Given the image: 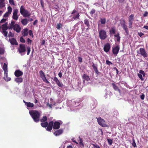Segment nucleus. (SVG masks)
Instances as JSON below:
<instances>
[{"instance_id": "obj_1", "label": "nucleus", "mask_w": 148, "mask_h": 148, "mask_svg": "<svg viewBox=\"0 0 148 148\" xmlns=\"http://www.w3.org/2000/svg\"><path fill=\"white\" fill-rule=\"evenodd\" d=\"M29 113L35 122H37L39 121L40 116L39 112L35 110H31L29 111Z\"/></svg>"}, {"instance_id": "obj_2", "label": "nucleus", "mask_w": 148, "mask_h": 148, "mask_svg": "<svg viewBox=\"0 0 148 148\" xmlns=\"http://www.w3.org/2000/svg\"><path fill=\"white\" fill-rule=\"evenodd\" d=\"M8 29H13L17 33L20 32L21 30V28L20 25L17 24H15V22L14 21H12L11 23L9 24Z\"/></svg>"}, {"instance_id": "obj_3", "label": "nucleus", "mask_w": 148, "mask_h": 148, "mask_svg": "<svg viewBox=\"0 0 148 148\" xmlns=\"http://www.w3.org/2000/svg\"><path fill=\"white\" fill-rule=\"evenodd\" d=\"M53 122L51 121L49 122V124L46 128L48 131H51L52 129V127L54 129H57L60 127V123L58 122H55L53 125Z\"/></svg>"}, {"instance_id": "obj_4", "label": "nucleus", "mask_w": 148, "mask_h": 148, "mask_svg": "<svg viewBox=\"0 0 148 148\" xmlns=\"http://www.w3.org/2000/svg\"><path fill=\"white\" fill-rule=\"evenodd\" d=\"M20 12L24 17H28L30 15L29 12L26 10L23 5L21 6L20 7Z\"/></svg>"}, {"instance_id": "obj_5", "label": "nucleus", "mask_w": 148, "mask_h": 148, "mask_svg": "<svg viewBox=\"0 0 148 148\" xmlns=\"http://www.w3.org/2000/svg\"><path fill=\"white\" fill-rule=\"evenodd\" d=\"M1 29L3 30V33L4 36L6 37L7 36L8 32H6L8 27V24L6 23L3 25L1 27Z\"/></svg>"}, {"instance_id": "obj_6", "label": "nucleus", "mask_w": 148, "mask_h": 148, "mask_svg": "<svg viewBox=\"0 0 148 148\" xmlns=\"http://www.w3.org/2000/svg\"><path fill=\"white\" fill-rule=\"evenodd\" d=\"M99 36L101 39H105L107 37L106 32L103 30H101L99 31Z\"/></svg>"}, {"instance_id": "obj_7", "label": "nucleus", "mask_w": 148, "mask_h": 148, "mask_svg": "<svg viewBox=\"0 0 148 148\" xmlns=\"http://www.w3.org/2000/svg\"><path fill=\"white\" fill-rule=\"evenodd\" d=\"M97 120L98 123L100 125L104 127L108 126V125L106 123L104 120L100 117L97 118Z\"/></svg>"}, {"instance_id": "obj_8", "label": "nucleus", "mask_w": 148, "mask_h": 148, "mask_svg": "<svg viewBox=\"0 0 148 148\" xmlns=\"http://www.w3.org/2000/svg\"><path fill=\"white\" fill-rule=\"evenodd\" d=\"M39 74L41 78L44 82L47 84L49 83V82L46 79L45 75L43 71H40Z\"/></svg>"}, {"instance_id": "obj_9", "label": "nucleus", "mask_w": 148, "mask_h": 148, "mask_svg": "<svg viewBox=\"0 0 148 148\" xmlns=\"http://www.w3.org/2000/svg\"><path fill=\"white\" fill-rule=\"evenodd\" d=\"M18 12V9H14L13 10L12 18L14 20H18V16L17 15V14Z\"/></svg>"}, {"instance_id": "obj_10", "label": "nucleus", "mask_w": 148, "mask_h": 148, "mask_svg": "<svg viewBox=\"0 0 148 148\" xmlns=\"http://www.w3.org/2000/svg\"><path fill=\"white\" fill-rule=\"evenodd\" d=\"M8 11L4 15V17H6L8 16L11 13L12 8L10 6H9L7 8Z\"/></svg>"}, {"instance_id": "obj_11", "label": "nucleus", "mask_w": 148, "mask_h": 148, "mask_svg": "<svg viewBox=\"0 0 148 148\" xmlns=\"http://www.w3.org/2000/svg\"><path fill=\"white\" fill-rule=\"evenodd\" d=\"M73 18L74 19H77L79 18V13L75 10H73L72 13Z\"/></svg>"}, {"instance_id": "obj_12", "label": "nucleus", "mask_w": 148, "mask_h": 148, "mask_svg": "<svg viewBox=\"0 0 148 148\" xmlns=\"http://www.w3.org/2000/svg\"><path fill=\"white\" fill-rule=\"evenodd\" d=\"M119 50V46L117 45L112 48V52L116 56Z\"/></svg>"}, {"instance_id": "obj_13", "label": "nucleus", "mask_w": 148, "mask_h": 148, "mask_svg": "<svg viewBox=\"0 0 148 148\" xmlns=\"http://www.w3.org/2000/svg\"><path fill=\"white\" fill-rule=\"evenodd\" d=\"M53 81L55 82L57 85L60 87H62L64 86L63 84L58 80V78L55 77L53 78Z\"/></svg>"}, {"instance_id": "obj_14", "label": "nucleus", "mask_w": 148, "mask_h": 148, "mask_svg": "<svg viewBox=\"0 0 148 148\" xmlns=\"http://www.w3.org/2000/svg\"><path fill=\"white\" fill-rule=\"evenodd\" d=\"M18 50L20 53L25 52V45L23 44L20 45Z\"/></svg>"}, {"instance_id": "obj_15", "label": "nucleus", "mask_w": 148, "mask_h": 148, "mask_svg": "<svg viewBox=\"0 0 148 148\" xmlns=\"http://www.w3.org/2000/svg\"><path fill=\"white\" fill-rule=\"evenodd\" d=\"M139 73H138V75L139 77L142 80H143L144 79L143 78V76H145V74L144 71L142 70H140L139 71Z\"/></svg>"}, {"instance_id": "obj_16", "label": "nucleus", "mask_w": 148, "mask_h": 148, "mask_svg": "<svg viewBox=\"0 0 148 148\" xmlns=\"http://www.w3.org/2000/svg\"><path fill=\"white\" fill-rule=\"evenodd\" d=\"M110 48V44L108 43H107L104 45L103 47V49L105 52H107L109 51Z\"/></svg>"}, {"instance_id": "obj_17", "label": "nucleus", "mask_w": 148, "mask_h": 148, "mask_svg": "<svg viewBox=\"0 0 148 148\" xmlns=\"http://www.w3.org/2000/svg\"><path fill=\"white\" fill-rule=\"evenodd\" d=\"M50 100L51 101L50 104H49V103H47V106L49 107L50 108H51L53 106L55 105L56 103L51 98H50Z\"/></svg>"}, {"instance_id": "obj_18", "label": "nucleus", "mask_w": 148, "mask_h": 148, "mask_svg": "<svg viewBox=\"0 0 148 148\" xmlns=\"http://www.w3.org/2000/svg\"><path fill=\"white\" fill-rule=\"evenodd\" d=\"M140 54L144 57H147V54L144 49L140 48Z\"/></svg>"}, {"instance_id": "obj_19", "label": "nucleus", "mask_w": 148, "mask_h": 148, "mask_svg": "<svg viewBox=\"0 0 148 148\" xmlns=\"http://www.w3.org/2000/svg\"><path fill=\"white\" fill-rule=\"evenodd\" d=\"M23 74V73L19 70H16L14 73L15 75L17 77L22 75Z\"/></svg>"}, {"instance_id": "obj_20", "label": "nucleus", "mask_w": 148, "mask_h": 148, "mask_svg": "<svg viewBox=\"0 0 148 148\" xmlns=\"http://www.w3.org/2000/svg\"><path fill=\"white\" fill-rule=\"evenodd\" d=\"M9 41H10L11 44L12 45H18V43L16 41V40L14 38H12L11 39H9Z\"/></svg>"}, {"instance_id": "obj_21", "label": "nucleus", "mask_w": 148, "mask_h": 148, "mask_svg": "<svg viewBox=\"0 0 148 148\" xmlns=\"http://www.w3.org/2000/svg\"><path fill=\"white\" fill-rule=\"evenodd\" d=\"M63 132V131L62 130L60 129L56 131L54 134L55 136H58L62 134Z\"/></svg>"}, {"instance_id": "obj_22", "label": "nucleus", "mask_w": 148, "mask_h": 148, "mask_svg": "<svg viewBox=\"0 0 148 148\" xmlns=\"http://www.w3.org/2000/svg\"><path fill=\"white\" fill-rule=\"evenodd\" d=\"M5 0H0V9H2L5 6Z\"/></svg>"}, {"instance_id": "obj_23", "label": "nucleus", "mask_w": 148, "mask_h": 148, "mask_svg": "<svg viewBox=\"0 0 148 148\" xmlns=\"http://www.w3.org/2000/svg\"><path fill=\"white\" fill-rule=\"evenodd\" d=\"M4 79L6 81H9L11 80V78L8 77V73H4Z\"/></svg>"}, {"instance_id": "obj_24", "label": "nucleus", "mask_w": 148, "mask_h": 148, "mask_svg": "<svg viewBox=\"0 0 148 148\" xmlns=\"http://www.w3.org/2000/svg\"><path fill=\"white\" fill-rule=\"evenodd\" d=\"M114 36L115 41L117 40L118 42L120 41L121 37L119 36V33H117V34L114 35Z\"/></svg>"}, {"instance_id": "obj_25", "label": "nucleus", "mask_w": 148, "mask_h": 148, "mask_svg": "<svg viewBox=\"0 0 148 148\" xmlns=\"http://www.w3.org/2000/svg\"><path fill=\"white\" fill-rule=\"evenodd\" d=\"M28 29H25L22 31L23 35L24 36H26L28 34Z\"/></svg>"}, {"instance_id": "obj_26", "label": "nucleus", "mask_w": 148, "mask_h": 148, "mask_svg": "<svg viewBox=\"0 0 148 148\" xmlns=\"http://www.w3.org/2000/svg\"><path fill=\"white\" fill-rule=\"evenodd\" d=\"M3 69L4 71V73H8V66L5 63L4 64L3 67Z\"/></svg>"}, {"instance_id": "obj_27", "label": "nucleus", "mask_w": 148, "mask_h": 148, "mask_svg": "<svg viewBox=\"0 0 148 148\" xmlns=\"http://www.w3.org/2000/svg\"><path fill=\"white\" fill-rule=\"evenodd\" d=\"M28 21L26 18H25L22 19L21 21V22L23 25H26L28 23Z\"/></svg>"}, {"instance_id": "obj_28", "label": "nucleus", "mask_w": 148, "mask_h": 148, "mask_svg": "<svg viewBox=\"0 0 148 148\" xmlns=\"http://www.w3.org/2000/svg\"><path fill=\"white\" fill-rule=\"evenodd\" d=\"M99 22L102 24H104L106 22V19L105 18H100Z\"/></svg>"}, {"instance_id": "obj_29", "label": "nucleus", "mask_w": 148, "mask_h": 148, "mask_svg": "<svg viewBox=\"0 0 148 148\" xmlns=\"http://www.w3.org/2000/svg\"><path fill=\"white\" fill-rule=\"evenodd\" d=\"M112 85L113 86V87L114 89L115 90L118 91L119 92H120V90L119 89L118 87L116 86V85L112 83Z\"/></svg>"}, {"instance_id": "obj_30", "label": "nucleus", "mask_w": 148, "mask_h": 148, "mask_svg": "<svg viewBox=\"0 0 148 148\" xmlns=\"http://www.w3.org/2000/svg\"><path fill=\"white\" fill-rule=\"evenodd\" d=\"M23 79L22 78H17L15 79V81L17 83H21L23 82Z\"/></svg>"}, {"instance_id": "obj_31", "label": "nucleus", "mask_w": 148, "mask_h": 148, "mask_svg": "<svg viewBox=\"0 0 148 148\" xmlns=\"http://www.w3.org/2000/svg\"><path fill=\"white\" fill-rule=\"evenodd\" d=\"M111 34H114L115 33V29L114 27H112L110 30Z\"/></svg>"}, {"instance_id": "obj_32", "label": "nucleus", "mask_w": 148, "mask_h": 148, "mask_svg": "<svg viewBox=\"0 0 148 148\" xmlns=\"http://www.w3.org/2000/svg\"><path fill=\"white\" fill-rule=\"evenodd\" d=\"M26 106H27V108H28V107H30V108H32L34 106V104L32 103H31L30 102H28L27 103V104L26 105Z\"/></svg>"}, {"instance_id": "obj_33", "label": "nucleus", "mask_w": 148, "mask_h": 148, "mask_svg": "<svg viewBox=\"0 0 148 148\" xmlns=\"http://www.w3.org/2000/svg\"><path fill=\"white\" fill-rule=\"evenodd\" d=\"M83 77L86 80L88 81L90 80L89 77L86 74H84L83 76Z\"/></svg>"}, {"instance_id": "obj_34", "label": "nucleus", "mask_w": 148, "mask_h": 148, "mask_svg": "<svg viewBox=\"0 0 148 148\" xmlns=\"http://www.w3.org/2000/svg\"><path fill=\"white\" fill-rule=\"evenodd\" d=\"M92 66L95 73L98 74L99 73V72L97 70V66H95L94 64H93Z\"/></svg>"}, {"instance_id": "obj_35", "label": "nucleus", "mask_w": 148, "mask_h": 148, "mask_svg": "<svg viewBox=\"0 0 148 148\" xmlns=\"http://www.w3.org/2000/svg\"><path fill=\"white\" fill-rule=\"evenodd\" d=\"M41 125L42 127H46L47 126L48 123L47 122H42L41 123Z\"/></svg>"}, {"instance_id": "obj_36", "label": "nucleus", "mask_w": 148, "mask_h": 148, "mask_svg": "<svg viewBox=\"0 0 148 148\" xmlns=\"http://www.w3.org/2000/svg\"><path fill=\"white\" fill-rule=\"evenodd\" d=\"M134 19V16L133 14L131 15L129 18V22H132Z\"/></svg>"}, {"instance_id": "obj_37", "label": "nucleus", "mask_w": 148, "mask_h": 148, "mask_svg": "<svg viewBox=\"0 0 148 148\" xmlns=\"http://www.w3.org/2000/svg\"><path fill=\"white\" fill-rule=\"evenodd\" d=\"M84 24L88 27V28L89 27L90 25L88 20L87 19L85 20L84 21Z\"/></svg>"}, {"instance_id": "obj_38", "label": "nucleus", "mask_w": 148, "mask_h": 148, "mask_svg": "<svg viewBox=\"0 0 148 148\" xmlns=\"http://www.w3.org/2000/svg\"><path fill=\"white\" fill-rule=\"evenodd\" d=\"M62 25L60 23L57 24L56 28L58 29H60L62 28Z\"/></svg>"}, {"instance_id": "obj_39", "label": "nucleus", "mask_w": 148, "mask_h": 148, "mask_svg": "<svg viewBox=\"0 0 148 148\" xmlns=\"http://www.w3.org/2000/svg\"><path fill=\"white\" fill-rule=\"evenodd\" d=\"M9 3L12 5H15V3L14 0H9Z\"/></svg>"}, {"instance_id": "obj_40", "label": "nucleus", "mask_w": 148, "mask_h": 148, "mask_svg": "<svg viewBox=\"0 0 148 148\" xmlns=\"http://www.w3.org/2000/svg\"><path fill=\"white\" fill-rule=\"evenodd\" d=\"M47 118L46 116H44L40 120L41 122H45L47 120Z\"/></svg>"}, {"instance_id": "obj_41", "label": "nucleus", "mask_w": 148, "mask_h": 148, "mask_svg": "<svg viewBox=\"0 0 148 148\" xmlns=\"http://www.w3.org/2000/svg\"><path fill=\"white\" fill-rule=\"evenodd\" d=\"M4 49L1 48L0 47V54H3L4 53Z\"/></svg>"}, {"instance_id": "obj_42", "label": "nucleus", "mask_w": 148, "mask_h": 148, "mask_svg": "<svg viewBox=\"0 0 148 148\" xmlns=\"http://www.w3.org/2000/svg\"><path fill=\"white\" fill-rule=\"evenodd\" d=\"M107 140L108 144L110 145H111L112 143V140L110 139H108Z\"/></svg>"}, {"instance_id": "obj_43", "label": "nucleus", "mask_w": 148, "mask_h": 148, "mask_svg": "<svg viewBox=\"0 0 148 148\" xmlns=\"http://www.w3.org/2000/svg\"><path fill=\"white\" fill-rule=\"evenodd\" d=\"M14 36V34L12 33L11 32H10L8 34V37H13Z\"/></svg>"}, {"instance_id": "obj_44", "label": "nucleus", "mask_w": 148, "mask_h": 148, "mask_svg": "<svg viewBox=\"0 0 148 148\" xmlns=\"http://www.w3.org/2000/svg\"><path fill=\"white\" fill-rule=\"evenodd\" d=\"M27 55H29V53L31 51L30 48V47H27Z\"/></svg>"}, {"instance_id": "obj_45", "label": "nucleus", "mask_w": 148, "mask_h": 148, "mask_svg": "<svg viewBox=\"0 0 148 148\" xmlns=\"http://www.w3.org/2000/svg\"><path fill=\"white\" fill-rule=\"evenodd\" d=\"M81 106L79 105L78 106H77L76 107H75V108H74L73 110H78L81 107Z\"/></svg>"}, {"instance_id": "obj_46", "label": "nucleus", "mask_w": 148, "mask_h": 148, "mask_svg": "<svg viewBox=\"0 0 148 148\" xmlns=\"http://www.w3.org/2000/svg\"><path fill=\"white\" fill-rule=\"evenodd\" d=\"M95 12V10L94 9H92L91 11L90 12V14L92 15L94 14Z\"/></svg>"}, {"instance_id": "obj_47", "label": "nucleus", "mask_w": 148, "mask_h": 148, "mask_svg": "<svg viewBox=\"0 0 148 148\" xmlns=\"http://www.w3.org/2000/svg\"><path fill=\"white\" fill-rule=\"evenodd\" d=\"M20 41L23 43H25V40L22 37H21L20 38Z\"/></svg>"}, {"instance_id": "obj_48", "label": "nucleus", "mask_w": 148, "mask_h": 148, "mask_svg": "<svg viewBox=\"0 0 148 148\" xmlns=\"http://www.w3.org/2000/svg\"><path fill=\"white\" fill-rule=\"evenodd\" d=\"M122 26L124 29V30H125V29H126L127 28V26L125 25L124 23L123 24H122Z\"/></svg>"}, {"instance_id": "obj_49", "label": "nucleus", "mask_w": 148, "mask_h": 148, "mask_svg": "<svg viewBox=\"0 0 148 148\" xmlns=\"http://www.w3.org/2000/svg\"><path fill=\"white\" fill-rule=\"evenodd\" d=\"M27 43L28 44L31 45L32 43V40L29 38H28L27 39Z\"/></svg>"}, {"instance_id": "obj_50", "label": "nucleus", "mask_w": 148, "mask_h": 148, "mask_svg": "<svg viewBox=\"0 0 148 148\" xmlns=\"http://www.w3.org/2000/svg\"><path fill=\"white\" fill-rule=\"evenodd\" d=\"M93 145L95 148H100L99 146L98 145L93 144Z\"/></svg>"}, {"instance_id": "obj_51", "label": "nucleus", "mask_w": 148, "mask_h": 148, "mask_svg": "<svg viewBox=\"0 0 148 148\" xmlns=\"http://www.w3.org/2000/svg\"><path fill=\"white\" fill-rule=\"evenodd\" d=\"M29 35L32 36V37H33V33L31 30H30L29 31Z\"/></svg>"}, {"instance_id": "obj_52", "label": "nucleus", "mask_w": 148, "mask_h": 148, "mask_svg": "<svg viewBox=\"0 0 148 148\" xmlns=\"http://www.w3.org/2000/svg\"><path fill=\"white\" fill-rule=\"evenodd\" d=\"M148 14V12H145L144 14H143V16L144 17H146L147 16Z\"/></svg>"}, {"instance_id": "obj_53", "label": "nucleus", "mask_w": 148, "mask_h": 148, "mask_svg": "<svg viewBox=\"0 0 148 148\" xmlns=\"http://www.w3.org/2000/svg\"><path fill=\"white\" fill-rule=\"evenodd\" d=\"M145 95L144 94H143L140 96V98L142 99L143 100L145 98Z\"/></svg>"}, {"instance_id": "obj_54", "label": "nucleus", "mask_w": 148, "mask_h": 148, "mask_svg": "<svg viewBox=\"0 0 148 148\" xmlns=\"http://www.w3.org/2000/svg\"><path fill=\"white\" fill-rule=\"evenodd\" d=\"M132 22H129V27L130 28L131 27H132Z\"/></svg>"}, {"instance_id": "obj_55", "label": "nucleus", "mask_w": 148, "mask_h": 148, "mask_svg": "<svg viewBox=\"0 0 148 148\" xmlns=\"http://www.w3.org/2000/svg\"><path fill=\"white\" fill-rule=\"evenodd\" d=\"M6 21V19L5 18H3L1 20V23H3L5 22Z\"/></svg>"}, {"instance_id": "obj_56", "label": "nucleus", "mask_w": 148, "mask_h": 148, "mask_svg": "<svg viewBox=\"0 0 148 148\" xmlns=\"http://www.w3.org/2000/svg\"><path fill=\"white\" fill-rule=\"evenodd\" d=\"M78 59L79 61V62H82V58H81L79 57L78 58Z\"/></svg>"}, {"instance_id": "obj_57", "label": "nucleus", "mask_w": 148, "mask_h": 148, "mask_svg": "<svg viewBox=\"0 0 148 148\" xmlns=\"http://www.w3.org/2000/svg\"><path fill=\"white\" fill-rule=\"evenodd\" d=\"M138 35L140 37H141L143 35V34L142 32L138 33Z\"/></svg>"}, {"instance_id": "obj_58", "label": "nucleus", "mask_w": 148, "mask_h": 148, "mask_svg": "<svg viewBox=\"0 0 148 148\" xmlns=\"http://www.w3.org/2000/svg\"><path fill=\"white\" fill-rule=\"evenodd\" d=\"M132 145L134 147H136V144L134 141L133 142Z\"/></svg>"}, {"instance_id": "obj_59", "label": "nucleus", "mask_w": 148, "mask_h": 148, "mask_svg": "<svg viewBox=\"0 0 148 148\" xmlns=\"http://www.w3.org/2000/svg\"><path fill=\"white\" fill-rule=\"evenodd\" d=\"M106 63L108 64H112L108 60H106Z\"/></svg>"}, {"instance_id": "obj_60", "label": "nucleus", "mask_w": 148, "mask_h": 148, "mask_svg": "<svg viewBox=\"0 0 148 148\" xmlns=\"http://www.w3.org/2000/svg\"><path fill=\"white\" fill-rule=\"evenodd\" d=\"M125 31V32L127 34H129V31L128 30L127 28H126V29H125L124 30Z\"/></svg>"}, {"instance_id": "obj_61", "label": "nucleus", "mask_w": 148, "mask_h": 148, "mask_svg": "<svg viewBox=\"0 0 148 148\" xmlns=\"http://www.w3.org/2000/svg\"><path fill=\"white\" fill-rule=\"evenodd\" d=\"M58 75L60 77H61L62 76V74L60 72L58 73Z\"/></svg>"}, {"instance_id": "obj_62", "label": "nucleus", "mask_w": 148, "mask_h": 148, "mask_svg": "<svg viewBox=\"0 0 148 148\" xmlns=\"http://www.w3.org/2000/svg\"><path fill=\"white\" fill-rule=\"evenodd\" d=\"M38 21L37 20H35L33 23V24L35 25L37 23Z\"/></svg>"}, {"instance_id": "obj_63", "label": "nucleus", "mask_w": 148, "mask_h": 148, "mask_svg": "<svg viewBox=\"0 0 148 148\" xmlns=\"http://www.w3.org/2000/svg\"><path fill=\"white\" fill-rule=\"evenodd\" d=\"M143 27L147 30H148V26H144Z\"/></svg>"}, {"instance_id": "obj_64", "label": "nucleus", "mask_w": 148, "mask_h": 148, "mask_svg": "<svg viewBox=\"0 0 148 148\" xmlns=\"http://www.w3.org/2000/svg\"><path fill=\"white\" fill-rule=\"evenodd\" d=\"M67 148H72V147L71 146L69 145L67 146Z\"/></svg>"}]
</instances>
